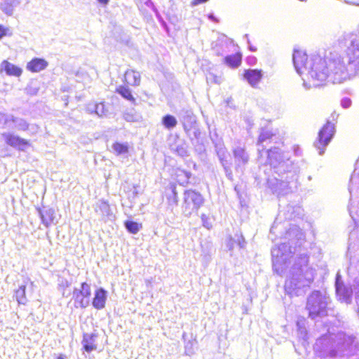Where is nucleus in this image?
Returning <instances> with one entry per match:
<instances>
[{
  "mask_svg": "<svg viewBox=\"0 0 359 359\" xmlns=\"http://www.w3.org/2000/svg\"><path fill=\"white\" fill-rule=\"evenodd\" d=\"M341 105L343 108L347 109L351 105V100L348 97H344L341 100Z\"/></svg>",
  "mask_w": 359,
  "mask_h": 359,
  "instance_id": "nucleus-44",
  "label": "nucleus"
},
{
  "mask_svg": "<svg viewBox=\"0 0 359 359\" xmlns=\"http://www.w3.org/2000/svg\"><path fill=\"white\" fill-rule=\"evenodd\" d=\"M98 1L99 4L103 5V6H105V5H107L108 3L109 2V0H97Z\"/></svg>",
  "mask_w": 359,
  "mask_h": 359,
  "instance_id": "nucleus-57",
  "label": "nucleus"
},
{
  "mask_svg": "<svg viewBox=\"0 0 359 359\" xmlns=\"http://www.w3.org/2000/svg\"><path fill=\"white\" fill-rule=\"evenodd\" d=\"M263 76V71L259 69H245L243 73V79L252 88H257Z\"/></svg>",
  "mask_w": 359,
  "mask_h": 359,
  "instance_id": "nucleus-15",
  "label": "nucleus"
},
{
  "mask_svg": "<svg viewBox=\"0 0 359 359\" xmlns=\"http://www.w3.org/2000/svg\"><path fill=\"white\" fill-rule=\"evenodd\" d=\"M232 153L234 158L236 171L243 172L249 162L250 156L248 153L245 147L241 146L233 147Z\"/></svg>",
  "mask_w": 359,
  "mask_h": 359,
  "instance_id": "nucleus-11",
  "label": "nucleus"
},
{
  "mask_svg": "<svg viewBox=\"0 0 359 359\" xmlns=\"http://www.w3.org/2000/svg\"><path fill=\"white\" fill-rule=\"evenodd\" d=\"M12 114L0 112V128H5L9 126Z\"/></svg>",
  "mask_w": 359,
  "mask_h": 359,
  "instance_id": "nucleus-39",
  "label": "nucleus"
},
{
  "mask_svg": "<svg viewBox=\"0 0 359 359\" xmlns=\"http://www.w3.org/2000/svg\"><path fill=\"white\" fill-rule=\"evenodd\" d=\"M354 289L355 292V300L356 302L359 304V280H355Z\"/></svg>",
  "mask_w": 359,
  "mask_h": 359,
  "instance_id": "nucleus-45",
  "label": "nucleus"
},
{
  "mask_svg": "<svg viewBox=\"0 0 359 359\" xmlns=\"http://www.w3.org/2000/svg\"><path fill=\"white\" fill-rule=\"evenodd\" d=\"M207 82L209 83V82H211V83H219L218 81V78L217 76H215V74H210L208 76H207Z\"/></svg>",
  "mask_w": 359,
  "mask_h": 359,
  "instance_id": "nucleus-48",
  "label": "nucleus"
},
{
  "mask_svg": "<svg viewBox=\"0 0 359 359\" xmlns=\"http://www.w3.org/2000/svg\"><path fill=\"white\" fill-rule=\"evenodd\" d=\"M116 93L120 95L123 99L130 102L132 104H136V100L133 97L132 91L128 86L121 85L116 88Z\"/></svg>",
  "mask_w": 359,
  "mask_h": 359,
  "instance_id": "nucleus-28",
  "label": "nucleus"
},
{
  "mask_svg": "<svg viewBox=\"0 0 359 359\" xmlns=\"http://www.w3.org/2000/svg\"><path fill=\"white\" fill-rule=\"evenodd\" d=\"M2 137L8 145L20 151H25V148L29 145V142L27 140L13 133H4Z\"/></svg>",
  "mask_w": 359,
  "mask_h": 359,
  "instance_id": "nucleus-13",
  "label": "nucleus"
},
{
  "mask_svg": "<svg viewBox=\"0 0 359 359\" xmlns=\"http://www.w3.org/2000/svg\"><path fill=\"white\" fill-rule=\"evenodd\" d=\"M294 153H295L297 155H298V149H295V150H294Z\"/></svg>",
  "mask_w": 359,
  "mask_h": 359,
  "instance_id": "nucleus-62",
  "label": "nucleus"
},
{
  "mask_svg": "<svg viewBox=\"0 0 359 359\" xmlns=\"http://www.w3.org/2000/svg\"><path fill=\"white\" fill-rule=\"evenodd\" d=\"M303 210L299 205H292L288 204L284 210L279 212L277 217L276 218L273 224L272 225L270 232L274 233L275 229L277 228V224L281 223L283 219L285 220H292L295 217H299L303 215Z\"/></svg>",
  "mask_w": 359,
  "mask_h": 359,
  "instance_id": "nucleus-10",
  "label": "nucleus"
},
{
  "mask_svg": "<svg viewBox=\"0 0 359 359\" xmlns=\"http://www.w3.org/2000/svg\"><path fill=\"white\" fill-rule=\"evenodd\" d=\"M7 34V29L1 25H0V39L5 36Z\"/></svg>",
  "mask_w": 359,
  "mask_h": 359,
  "instance_id": "nucleus-53",
  "label": "nucleus"
},
{
  "mask_svg": "<svg viewBox=\"0 0 359 359\" xmlns=\"http://www.w3.org/2000/svg\"><path fill=\"white\" fill-rule=\"evenodd\" d=\"M357 189H359V171L357 172V170L355 169L350 178L348 186L350 194L352 195V192Z\"/></svg>",
  "mask_w": 359,
  "mask_h": 359,
  "instance_id": "nucleus-35",
  "label": "nucleus"
},
{
  "mask_svg": "<svg viewBox=\"0 0 359 359\" xmlns=\"http://www.w3.org/2000/svg\"><path fill=\"white\" fill-rule=\"evenodd\" d=\"M292 233H295L297 236L294 246H292L294 241L290 240L288 243H283L271 249L273 270L281 276L286 271L292 255L299 252L285 280V290L291 296H300L305 293L313 281L315 270L309 266L308 253L301 251V246L304 241L303 234L296 226L290 227L287 234L290 236Z\"/></svg>",
  "mask_w": 359,
  "mask_h": 359,
  "instance_id": "nucleus-1",
  "label": "nucleus"
},
{
  "mask_svg": "<svg viewBox=\"0 0 359 359\" xmlns=\"http://www.w3.org/2000/svg\"><path fill=\"white\" fill-rule=\"evenodd\" d=\"M180 121L182 123L185 133L194 144V140H198L201 136V130L196 117L191 111H184L181 114Z\"/></svg>",
  "mask_w": 359,
  "mask_h": 359,
  "instance_id": "nucleus-7",
  "label": "nucleus"
},
{
  "mask_svg": "<svg viewBox=\"0 0 359 359\" xmlns=\"http://www.w3.org/2000/svg\"><path fill=\"white\" fill-rule=\"evenodd\" d=\"M248 49L251 51V52H256L257 50V48L252 46L251 44V42L250 41V44H248Z\"/></svg>",
  "mask_w": 359,
  "mask_h": 359,
  "instance_id": "nucleus-55",
  "label": "nucleus"
},
{
  "mask_svg": "<svg viewBox=\"0 0 359 359\" xmlns=\"http://www.w3.org/2000/svg\"><path fill=\"white\" fill-rule=\"evenodd\" d=\"M303 80H304L303 86L305 88V89L306 90L310 89L311 88V86L310 84H309L307 82H306L304 79H303Z\"/></svg>",
  "mask_w": 359,
  "mask_h": 359,
  "instance_id": "nucleus-56",
  "label": "nucleus"
},
{
  "mask_svg": "<svg viewBox=\"0 0 359 359\" xmlns=\"http://www.w3.org/2000/svg\"><path fill=\"white\" fill-rule=\"evenodd\" d=\"M261 181H262V180H259V181L257 182V185H259V184H261Z\"/></svg>",
  "mask_w": 359,
  "mask_h": 359,
  "instance_id": "nucleus-63",
  "label": "nucleus"
},
{
  "mask_svg": "<svg viewBox=\"0 0 359 359\" xmlns=\"http://www.w3.org/2000/svg\"><path fill=\"white\" fill-rule=\"evenodd\" d=\"M335 292L338 299L341 302H344L347 304L351 303L353 290L351 287H348L344 284L343 285L335 287Z\"/></svg>",
  "mask_w": 359,
  "mask_h": 359,
  "instance_id": "nucleus-20",
  "label": "nucleus"
},
{
  "mask_svg": "<svg viewBox=\"0 0 359 359\" xmlns=\"http://www.w3.org/2000/svg\"><path fill=\"white\" fill-rule=\"evenodd\" d=\"M186 337H187V334L184 332L182 334V339L184 340V341L186 342Z\"/></svg>",
  "mask_w": 359,
  "mask_h": 359,
  "instance_id": "nucleus-60",
  "label": "nucleus"
},
{
  "mask_svg": "<svg viewBox=\"0 0 359 359\" xmlns=\"http://www.w3.org/2000/svg\"><path fill=\"white\" fill-rule=\"evenodd\" d=\"M1 70L4 71L8 76H20L22 73V69L20 67L7 60H4L1 63Z\"/></svg>",
  "mask_w": 359,
  "mask_h": 359,
  "instance_id": "nucleus-24",
  "label": "nucleus"
},
{
  "mask_svg": "<svg viewBox=\"0 0 359 359\" xmlns=\"http://www.w3.org/2000/svg\"><path fill=\"white\" fill-rule=\"evenodd\" d=\"M125 81L133 86H138L140 83V74L134 70H127L124 74Z\"/></svg>",
  "mask_w": 359,
  "mask_h": 359,
  "instance_id": "nucleus-27",
  "label": "nucleus"
},
{
  "mask_svg": "<svg viewBox=\"0 0 359 359\" xmlns=\"http://www.w3.org/2000/svg\"><path fill=\"white\" fill-rule=\"evenodd\" d=\"M124 226L130 233L136 234L142 228V224L135 221L128 219L124 222Z\"/></svg>",
  "mask_w": 359,
  "mask_h": 359,
  "instance_id": "nucleus-34",
  "label": "nucleus"
},
{
  "mask_svg": "<svg viewBox=\"0 0 359 359\" xmlns=\"http://www.w3.org/2000/svg\"><path fill=\"white\" fill-rule=\"evenodd\" d=\"M211 140L214 145L215 151L218 158V160L222 158L229 157V154L227 151V149L224 142L221 140H215L211 137Z\"/></svg>",
  "mask_w": 359,
  "mask_h": 359,
  "instance_id": "nucleus-26",
  "label": "nucleus"
},
{
  "mask_svg": "<svg viewBox=\"0 0 359 359\" xmlns=\"http://www.w3.org/2000/svg\"><path fill=\"white\" fill-rule=\"evenodd\" d=\"M208 1V0H194V4H199L205 3Z\"/></svg>",
  "mask_w": 359,
  "mask_h": 359,
  "instance_id": "nucleus-58",
  "label": "nucleus"
},
{
  "mask_svg": "<svg viewBox=\"0 0 359 359\" xmlns=\"http://www.w3.org/2000/svg\"><path fill=\"white\" fill-rule=\"evenodd\" d=\"M208 18L213 22H218V19L215 16V15L213 13H210L208 15Z\"/></svg>",
  "mask_w": 359,
  "mask_h": 359,
  "instance_id": "nucleus-54",
  "label": "nucleus"
},
{
  "mask_svg": "<svg viewBox=\"0 0 359 359\" xmlns=\"http://www.w3.org/2000/svg\"><path fill=\"white\" fill-rule=\"evenodd\" d=\"M219 161L222 168L226 167V165H231V163L228 160V157L219 159Z\"/></svg>",
  "mask_w": 359,
  "mask_h": 359,
  "instance_id": "nucleus-51",
  "label": "nucleus"
},
{
  "mask_svg": "<svg viewBox=\"0 0 359 359\" xmlns=\"http://www.w3.org/2000/svg\"><path fill=\"white\" fill-rule=\"evenodd\" d=\"M48 67V62L39 57H34L27 65V69L32 72H39Z\"/></svg>",
  "mask_w": 359,
  "mask_h": 359,
  "instance_id": "nucleus-23",
  "label": "nucleus"
},
{
  "mask_svg": "<svg viewBox=\"0 0 359 359\" xmlns=\"http://www.w3.org/2000/svg\"><path fill=\"white\" fill-rule=\"evenodd\" d=\"M344 40L347 47L345 56L330 53L328 60L333 83H341L359 74V36L354 33H348L344 35Z\"/></svg>",
  "mask_w": 359,
  "mask_h": 359,
  "instance_id": "nucleus-3",
  "label": "nucleus"
},
{
  "mask_svg": "<svg viewBox=\"0 0 359 359\" xmlns=\"http://www.w3.org/2000/svg\"><path fill=\"white\" fill-rule=\"evenodd\" d=\"M243 38H244L245 39H246L247 43H248V44H250V39H249V35H248V34H245L243 36Z\"/></svg>",
  "mask_w": 359,
  "mask_h": 359,
  "instance_id": "nucleus-59",
  "label": "nucleus"
},
{
  "mask_svg": "<svg viewBox=\"0 0 359 359\" xmlns=\"http://www.w3.org/2000/svg\"><path fill=\"white\" fill-rule=\"evenodd\" d=\"M175 175L177 182L181 186L187 187L189 184H196V179L190 171L177 169Z\"/></svg>",
  "mask_w": 359,
  "mask_h": 359,
  "instance_id": "nucleus-17",
  "label": "nucleus"
},
{
  "mask_svg": "<svg viewBox=\"0 0 359 359\" xmlns=\"http://www.w3.org/2000/svg\"><path fill=\"white\" fill-rule=\"evenodd\" d=\"M330 302V297L320 290H313L307 297L306 309L309 313V318L315 320L327 315L328 304Z\"/></svg>",
  "mask_w": 359,
  "mask_h": 359,
  "instance_id": "nucleus-5",
  "label": "nucleus"
},
{
  "mask_svg": "<svg viewBox=\"0 0 359 359\" xmlns=\"http://www.w3.org/2000/svg\"><path fill=\"white\" fill-rule=\"evenodd\" d=\"M223 61L230 68L236 69L241 65L242 55L238 53L229 55L224 57Z\"/></svg>",
  "mask_w": 359,
  "mask_h": 359,
  "instance_id": "nucleus-25",
  "label": "nucleus"
},
{
  "mask_svg": "<svg viewBox=\"0 0 359 359\" xmlns=\"http://www.w3.org/2000/svg\"><path fill=\"white\" fill-rule=\"evenodd\" d=\"M108 110L105 108L104 102H100L96 104L95 114L99 117H103L107 116Z\"/></svg>",
  "mask_w": 359,
  "mask_h": 359,
  "instance_id": "nucleus-40",
  "label": "nucleus"
},
{
  "mask_svg": "<svg viewBox=\"0 0 359 359\" xmlns=\"http://www.w3.org/2000/svg\"><path fill=\"white\" fill-rule=\"evenodd\" d=\"M96 104L97 103L95 102L88 104L87 106V111L90 114H95Z\"/></svg>",
  "mask_w": 359,
  "mask_h": 359,
  "instance_id": "nucleus-50",
  "label": "nucleus"
},
{
  "mask_svg": "<svg viewBox=\"0 0 359 359\" xmlns=\"http://www.w3.org/2000/svg\"><path fill=\"white\" fill-rule=\"evenodd\" d=\"M335 133L334 124L327 121L319 130L318 138L313 146L318 151L319 155H323L327 145L330 144Z\"/></svg>",
  "mask_w": 359,
  "mask_h": 359,
  "instance_id": "nucleus-8",
  "label": "nucleus"
},
{
  "mask_svg": "<svg viewBox=\"0 0 359 359\" xmlns=\"http://www.w3.org/2000/svg\"><path fill=\"white\" fill-rule=\"evenodd\" d=\"M26 288L25 285H22L15 292V299L20 305H26L28 302L26 297Z\"/></svg>",
  "mask_w": 359,
  "mask_h": 359,
  "instance_id": "nucleus-33",
  "label": "nucleus"
},
{
  "mask_svg": "<svg viewBox=\"0 0 359 359\" xmlns=\"http://www.w3.org/2000/svg\"><path fill=\"white\" fill-rule=\"evenodd\" d=\"M273 135L274 134L271 130L268 128H262L257 140V144L261 146L264 142L271 140Z\"/></svg>",
  "mask_w": 359,
  "mask_h": 359,
  "instance_id": "nucleus-36",
  "label": "nucleus"
},
{
  "mask_svg": "<svg viewBox=\"0 0 359 359\" xmlns=\"http://www.w3.org/2000/svg\"><path fill=\"white\" fill-rule=\"evenodd\" d=\"M123 117V119L128 122H139L142 119L140 114L137 113L134 109L125 111Z\"/></svg>",
  "mask_w": 359,
  "mask_h": 359,
  "instance_id": "nucleus-37",
  "label": "nucleus"
},
{
  "mask_svg": "<svg viewBox=\"0 0 359 359\" xmlns=\"http://www.w3.org/2000/svg\"><path fill=\"white\" fill-rule=\"evenodd\" d=\"M97 334L96 333H83L81 344L85 351L90 353L97 349L95 344Z\"/></svg>",
  "mask_w": 359,
  "mask_h": 359,
  "instance_id": "nucleus-21",
  "label": "nucleus"
},
{
  "mask_svg": "<svg viewBox=\"0 0 359 359\" xmlns=\"http://www.w3.org/2000/svg\"><path fill=\"white\" fill-rule=\"evenodd\" d=\"M11 122L14 124L13 128L19 131H26L29 129V124L24 118L15 116L12 114Z\"/></svg>",
  "mask_w": 359,
  "mask_h": 359,
  "instance_id": "nucleus-32",
  "label": "nucleus"
},
{
  "mask_svg": "<svg viewBox=\"0 0 359 359\" xmlns=\"http://www.w3.org/2000/svg\"><path fill=\"white\" fill-rule=\"evenodd\" d=\"M204 202L205 198L200 192L194 189L185 190L182 205L184 215L189 217L193 212H197Z\"/></svg>",
  "mask_w": 359,
  "mask_h": 359,
  "instance_id": "nucleus-6",
  "label": "nucleus"
},
{
  "mask_svg": "<svg viewBox=\"0 0 359 359\" xmlns=\"http://www.w3.org/2000/svg\"><path fill=\"white\" fill-rule=\"evenodd\" d=\"M247 62L250 65H254L257 62V58L255 56H249L247 57Z\"/></svg>",
  "mask_w": 359,
  "mask_h": 359,
  "instance_id": "nucleus-52",
  "label": "nucleus"
},
{
  "mask_svg": "<svg viewBox=\"0 0 359 359\" xmlns=\"http://www.w3.org/2000/svg\"><path fill=\"white\" fill-rule=\"evenodd\" d=\"M320 86V83H313V86H314V87H318V86Z\"/></svg>",
  "mask_w": 359,
  "mask_h": 359,
  "instance_id": "nucleus-61",
  "label": "nucleus"
},
{
  "mask_svg": "<svg viewBox=\"0 0 359 359\" xmlns=\"http://www.w3.org/2000/svg\"><path fill=\"white\" fill-rule=\"evenodd\" d=\"M107 298V290L103 287H99L95 292L94 297L92 301L93 306L97 310L104 309L105 307Z\"/></svg>",
  "mask_w": 359,
  "mask_h": 359,
  "instance_id": "nucleus-18",
  "label": "nucleus"
},
{
  "mask_svg": "<svg viewBox=\"0 0 359 359\" xmlns=\"http://www.w3.org/2000/svg\"><path fill=\"white\" fill-rule=\"evenodd\" d=\"M162 126L168 130H172L177 125V120L175 116L171 114H165L161 118Z\"/></svg>",
  "mask_w": 359,
  "mask_h": 359,
  "instance_id": "nucleus-31",
  "label": "nucleus"
},
{
  "mask_svg": "<svg viewBox=\"0 0 359 359\" xmlns=\"http://www.w3.org/2000/svg\"><path fill=\"white\" fill-rule=\"evenodd\" d=\"M247 242L240 231H237L233 236H229L226 243V248L229 251H233L234 246L237 245L240 249L245 248Z\"/></svg>",
  "mask_w": 359,
  "mask_h": 359,
  "instance_id": "nucleus-19",
  "label": "nucleus"
},
{
  "mask_svg": "<svg viewBox=\"0 0 359 359\" xmlns=\"http://www.w3.org/2000/svg\"><path fill=\"white\" fill-rule=\"evenodd\" d=\"M329 57H322L319 54L311 56L308 61V55L304 51L294 49L292 55L293 65L299 74L307 73L314 81L323 82L329 79L331 81V72L329 65Z\"/></svg>",
  "mask_w": 359,
  "mask_h": 359,
  "instance_id": "nucleus-4",
  "label": "nucleus"
},
{
  "mask_svg": "<svg viewBox=\"0 0 359 359\" xmlns=\"http://www.w3.org/2000/svg\"><path fill=\"white\" fill-rule=\"evenodd\" d=\"M266 154L267 163L273 172L272 177L265 173L268 188L278 197L293 192L298 185L299 161L292 159L289 152L276 147L268 149Z\"/></svg>",
  "mask_w": 359,
  "mask_h": 359,
  "instance_id": "nucleus-2",
  "label": "nucleus"
},
{
  "mask_svg": "<svg viewBox=\"0 0 359 359\" xmlns=\"http://www.w3.org/2000/svg\"><path fill=\"white\" fill-rule=\"evenodd\" d=\"M201 218L203 223V226L206 229H210L212 227V224L210 222L209 217L206 215L202 214Z\"/></svg>",
  "mask_w": 359,
  "mask_h": 359,
  "instance_id": "nucleus-42",
  "label": "nucleus"
},
{
  "mask_svg": "<svg viewBox=\"0 0 359 359\" xmlns=\"http://www.w3.org/2000/svg\"><path fill=\"white\" fill-rule=\"evenodd\" d=\"M168 191H170V193H168L166 195L167 200L169 205L176 206L178 204V194L177 191L176 184L174 183H170L168 187Z\"/></svg>",
  "mask_w": 359,
  "mask_h": 359,
  "instance_id": "nucleus-29",
  "label": "nucleus"
},
{
  "mask_svg": "<svg viewBox=\"0 0 359 359\" xmlns=\"http://www.w3.org/2000/svg\"><path fill=\"white\" fill-rule=\"evenodd\" d=\"M344 285L343 280H342V278H341V276L340 275V273L338 272L336 275V277H335V284H334V286L335 287H337L338 286H341V285Z\"/></svg>",
  "mask_w": 359,
  "mask_h": 359,
  "instance_id": "nucleus-46",
  "label": "nucleus"
},
{
  "mask_svg": "<svg viewBox=\"0 0 359 359\" xmlns=\"http://www.w3.org/2000/svg\"><path fill=\"white\" fill-rule=\"evenodd\" d=\"M95 210L101 215L102 220L104 222L112 221L115 219V215L112 212L109 203L104 199L99 200L96 203Z\"/></svg>",
  "mask_w": 359,
  "mask_h": 359,
  "instance_id": "nucleus-14",
  "label": "nucleus"
},
{
  "mask_svg": "<svg viewBox=\"0 0 359 359\" xmlns=\"http://www.w3.org/2000/svg\"><path fill=\"white\" fill-rule=\"evenodd\" d=\"M222 168L224 171L226 178L230 181H233V172H232L231 165H226V167H224Z\"/></svg>",
  "mask_w": 359,
  "mask_h": 359,
  "instance_id": "nucleus-43",
  "label": "nucleus"
},
{
  "mask_svg": "<svg viewBox=\"0 0 359 359\" xmlns=\"http://www.w3.org/2000/svg\"><path fill=\"white\" fill-rule=\"evenodd\" d=\"M39 90V86L37 81H31L25 88V93L32 96L36 95Z\"/></svg>",
  "mask_w": 359,
  "mask_h": 359,
  "instance_id": "nucleus-38",
  "label": "nucleus"
},
{
  "mask_svg": "<svg viewBox=\"0 0 359 359\" xmlns=\"http://www.w3.org/2000/svg\"><path fill=\"white\" fill-rule=\"evenodd\" d=\"M170 149L181 157L189 156L187 144L184 140H181L177 134H170L168 137Z\"/></svg>",
  "mask_w": 359,
  "mask_h": 359,
  "instance_id": "nucleus-12",
  "label": "nucleus"
},
{
  "mask_svg": "<svg viewBox=\"0 0 359 359\" xmlns=\"http://www.w3.org/2000/svg\"><path fill=\"white\" fill-rule=\"evenodd\" d=\"M184 352L187 355H191L194 353V342L191 340H188L184 344Z\"/></svg>",
  "mask_w": 359,
  "mask_h": 359,
  "instance_id": "nucleus-41",
  "label": "nucleus"
},
{
  "mask_svg": "<svg viewBox=\"0 0 359 359\" xmlns=\"http://www.w3.org/2000/svg\"><path fill=\"white\" fill-rule=\"evenodd\" d=\"M111 149L116 156L126 155L129 152V144L127 142H115L111 145Z\"/></svg>",
  "mask_w": 359,
  "mask_h": 359,
  "instance_id": "nucleus-30",
  "label": "nucleus"
},
{
  "mask_svg": "<svg viewBox=\"0 0 359 359\" xmlns=\"http://www.w3.org/2000/svg\"><path fill=\"white\" fill-rule=\"evenodd\" d=\"M195 151L199 154H202L205 152V148L203 144H198L195 146Z\"/></svg>",
  "mask_w": 359,
  "mask_h": 359,
  "instance_id": "nucleus-49",
  "label": "nucleus"
},
{
  "mask_svg": "<svg viewBox=\"0 0 359 359\" xmlns=\"http://www.w3.org/2000/svg\"><path fill=\"white\" fill-rule=\"evenodd\" d=\"M91 296L90 285L86 282L81 284L80 288L74 287L72 292V299L75 308L86 309L90 304Z\"/></svg>",
  "mask_w": 359,
  "mask_h": 359,
  "instance_id": "nucleus-9",
  "label": "nucleus"
},
{
  "mask_svg": "<svg viewBox=\"0 0 359 359\" xmlns=\"http://www.w3.org/2000/svg\"><path fill=\"white\" fill-rule=\"evenodd\" d=\"M144 4L152 9V11L154 12H155L156 14H158V10L157 8H156L154 4L153 3V1L151 0H146L145 2H144Z\"/></svg>",
  "mask_w": 359,
  "mask_h": 359,
  "instance_id": "nucleus-47",
  "label": "nucleus"
},
{
  "mask_svg": "<svg viewBox=\"0 0 359 359\" xmlns=\"http://www.w3.org/2000/svg\"><path fill=\"white\" fill-rule=\"evenodd\" d=\"M36 210L43 224L46 227H48L55 219V210L49 207L43 206V208H37Z\"/></svg>",
  "mask_w": 359,
  "mask_h": 359,
  "instance_id": "nucleus-16",
  "label": "nucleus"
},
{
  "mask_svg": "<svg viewBox=\"0 0 359 359\" xmlns=\"http://www.w3.org/2000/svg\"><path fill=\"white\" fill-rule=\"evenodd\" d=\"M28 0H5L0 6L1 10L7 15L11 16L15 8L20 5L27 4Z\"/></svg>",
  "mask_w": 359,
  "mask_h": 359,
  "instance_id": "nucleus-22",
  "label": "nucleus"
},
{
  "mask_svg": "<svg viewBox=\"0 0 359 359\" xmlns=\"http://www.w3.org/2000/svg\"><path fill=\"white\" fill-rule=\"evenodd\" d=\"M255 180H256L257 181H258V180H259V178H258V177H255Z\"/></svg>",
  "mask_w": 359,
  "mask_h": 359,
  "instance_id": "nucleus-64",
  "label": "nucleus"
}]
</instances>
